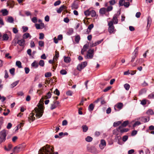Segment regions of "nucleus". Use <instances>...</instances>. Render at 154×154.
<instances>
[{"label":"nucleus","mask_w":154,"mask_h":154,"mask_svg":"<svg viewBox=\"0 0 154 154\" xmlns=\"http://www.w3.org/2000/svg\"><path fill=\"white\" fill-rule=\"evenodd\" d=\"M9 38L8 35L7 34H4L2 36V38L4 40H8Z\"/></svg>","instance_id":"nucleus-28"},{"label":"nucleus","mask_w":154,"mask_h":154,"mask_svg":"<svg viewBox=\"0 0 154 154\" xmlns=\"http://www.w3.org/2000/svg\"><path fill=\"white\" fill-rule=\"evenodd\" d=\"M94 55V49H90L87 51L86 55L85 56L86 59H91L93 57Z\"/></svg>","instance_id":"nucleus-5"},{"label":"nucleus","mask_w":154,"mask_h":154,"mask_svg":"<svg viewBox=\"0 0 154 154\" xmlns=\"http://www.w3.org/2000/svg\"><path fill=\"white\" fill-rule=\"evenodd\" d=\"M106 145V143L105 141L103 140H100V143L99 145V147L101 150L103 149Z\"/></svg>","instance_id":"nucleus-10"},{"label":"nucleus","mask_w":154,"mask_h":154,"mask_svg":"<svg viewBox=\"0 0 154 154\" xmlns=\"http://www.w3.org/2000/svg\"><path fill=\"white\" fill-rule=\"evenodd\" d=\"M44 37V35L42 33H39V38L40 39H43Z\"/></svg>","instance_id":"nucleus-50"},{"label":"nucleus","mask_w":154,"mask_h":154,"mask_svg":"<svg viewBox=\"0 0 154 154\" xmlns=\"http://www.w3.org/2000/svg\"><path fill=\"white\" fill-rule=\"evenodd\" d=\"M146 113L148 115H152L154 114V112L152 109H149L146 112Z\"/></svg>","instance_id":"nucleus-27"},{"label":"nucleus","mask_w":154,"mask_h":154,"mask_svg":"<svg viewBox=\"0 0 154 154\" xmlns=\"http://www.w3.org/2000/svg\"><path fill=\"white\" fill-rule=\"evenodd\" d=\"M73 32V30L72 28L69 29L67 32V34L68 35H71Z\"/></svg>","instance_id":"nucleus-25"},{"label":"nucleus","mask_w":154,"mask_h":154,"mask_svg":"<svg viewBox=\"0 0 154 154\" xmlns=\"http://www.w3.org/2000/svg\"><path fill=\"white\" fill-rule=\"evenodd\" d=\"M61 2L60 0H58L56 1L54 4V6H57L59 5L61 3Z\"/></svg>","instance_id":"nucleus-54"},{"label":"nucleus","mask_w":154,"mask_h":154,"mask_svg":"<svg viewBox=\"0 0 154 154\" xmlns=\"http://www.w3.org/2000/svg\"><path fill=\"white\" fill-rule=\"evenodd\" d=\"M21 64V63L20 61H17L16 62V66L19 68H22Z\"/></svg>","instance_id":"nucleus-26"},{"label":"nucleus","mask_w":154,"mask_h":154,"mask_svg":"<svg viewBox=\"0 0 154 154\" xmlns=\"http://www.w3.org/2000/svg\"><path fill=\"white\" fill-rule=\"evenodd\" d=\"M35 26L37 29H42L45 27V25L43 23H40V24L36 23Z\"/></svg>","instance_id":"nucleus-12"},{"label":"nucleus","mask_w":154,"mask_h":154,"mask_svg":"<svg viewBox=\"0 0 154 154\" xmlns=\"http://www.w3.org/2000/svg\"><path fill=\"white\" fill-rule=\"evenodd\" d=\"M128 136L125 135L122 137V140L124 142H125L128 139Z\"/></svg>","instance_id":"nucleus-56"},{"label":"nucleus","mask_w":154,"mask_h":154,"mask_svg":"<svg viewBox=\"0 0 154 154\" xmlns=\"http://www.w3.org/2000/svg\"><path fill=\"white\" fill-rule=\"evenodd\" d=\"M121 122L120 121H118L116 122H114L113 123V126L115 127H117L120 125L121 124Z\"/></svg>","instance_id":"nucleus-43"},{"label":"nucleus","mask_w":154,"mask_h":154,"mask_svg":"<svg viewBox=\"0 0 154 154\" xmlns=\"http://www.w3.org/2000/svg\"><path fill=\"white\" fill-rule=\"evenodd\" d=\"M31 20L34 23H36L37 21V18L35 17H33Z\"/></svg>","instance_id":"nucleus-55"},{"label":"nucleus","mask_w":154,"mask_h":154,"mask_svg":"<svg viewBox=\"0 0 154 154\" xmlns=\"http://www.w3.org/2000/svg\"><path fill=\"white\" fill-rule=\"evenodd\" d=\"M130 3L129 2H125L124 3L123 6H124L126 8H128L130 5Z\"/></svg>","instance_id":"nucleus-61"},{"label":"nucleus","mask_w":154,"mask_h":154,"mask_svg":"<svg viewBox=\"0 0 154 154\" xmlns=\"http://www.w3.org/2000/svg\"><path fill=\"white\" fill-rule=\"evenodd\" d=\"M7 135L6 131L3 130L0 132V143L4 142L6 140Z\"/></svg>","instance_id":"nucleus-3"},{"label":"nucleus","mask_w":154,"mask_h":154,"mask_svg":"<svg viewBox=\"0 0 154 154\" xmlns=\"http://www.w3.org/2000/svg\"><path fill=\"white\" fill-rule=\"evenodd\" d=\"M109 3L111 5H113L116 3L115 0H111L109 1Z\"/></svg>","instance_id":"nucleus-60"},{"label":"nucleus","mask_w":154,"mask_h":154,"mask_svg":"<svg viewBox=\"0 0 154 154\" xmlns=\"http://www.w3.org/2000/svg\"><path fill=\"white\" fill-rule=\"evenodd\" d=\"M118 129L119 130V132L121 133L127 132L129 130L128 128H123L122 126H119Z\"/></svg>","instance_id":"nucleus-15"},{"label":"nucleus","mask_w":154,"mask_h":154,"mask_svg":"<svg viewBox=\"0 0 154 154\" xmlns=\"http://www.w3.org/2000/svg\"><path fill=\"white\" fill-rule=\"evenodd\" d=\"M60 73L62 75H64L67 73V72L65 70L62 69L60 71Z\"/></svg>","instance_id":"nucleus-53"},{"label":"nucleus","mask_w":154,"mask_h":154,"mask_svg":"<svg viewBox=\"0 0 154 154\" xmlns=\"http://www.w3.org/2000/svg\"><path fill=\"white\" fill-rule=\"evenodd\" d=\"M124 87L126 90H128L130 88V86L128 84H125L124 85Z\"/></svg>","instance_id":"nucleus-49"},{"label":"nucleus","mask_w":154,"mask_h":154,"mask_svg":"<svg viewBox=\"0 0 154 154\" xmlns=\"http://www.w3.org/2000/svg\"><path fill=\"white\" fill-rule=\"evenodd\" d=\"M80 37L79 35H76L75 37V41L77 43H78L80 40Z\"/></svg>","instance_id":"nucleus-48"},{"label":"nucleus","mask_w":154,"mask_h":154,"mask_svg":"<svg viewBox=\"0 0 154 154\" xmlns=\"http://www.w3.org/2000/svg\"><path fill=\"white\" fill-rule=\"evenodd\" d=\"M51 94L50 92H49L47 94V95L45 97L47 98L48 99L51 98Z\"/></svg>","instance_id":"nucleus-59"},{"label":"nucleus","mask_w":154,"mask_h":154,"mask_svg":"<svg viewBox=\"0 0 154 154\" xmlns=\"http://www.w3.org/2000/svg\"><path fill=\"white\" fill-rule=\"evenodd\" d=\"M125 3V0H119V6H122Z\"/></svg>","instance_id":"nucleus-33"},{"label":"nucleus","mask_w":154,"mask_h":154,"mask_svg":"<svg viewBox=\"0 0 154 154\" xmlns=\"http://www.w3.org/2000/svg\"><path fill=\"white\" fill-rule=\"evenodd\" d=\"M137 63H142L144 62V60L142 58H140L137 60Z\"/></svg>","instance_id":"nucleus-58"},{"label":"nucleus","mask_w":154,"mask_h":154,"mask_svg":"<svg viewBox=\"0 0 154 154\" xmlns=\"http://www.w3.org/2000/svg\"><path fill=\"white\" fill-rule=\"evenodd\" d=\"M34 114L32 113L30 114L28 118V121L31 123L35 119V117L34 116Z\"/></svg>","instance_id":"nucleus-14"},{"label":"nucleus","mask_w":154,"mask_h":154,"mask_svg":"<svg viewBox=\"0 0 154 154\" xmlns=\"http://www.w3.org/2000/svg\"><path fill=\"white\" fill-rule=\"evenodd\" d=\"M88 45H85L82 48V50L83 51H87V49H88Z\"/></svg>","instance_id":"nucleus-63"},{"label":"nucleus","mask_w":154,"mask_h":154,"mask_svg":"<svg viewBox=\"0 0 154 154\" xmlns=\"http://www.w3.org/2000/svg\"><path fill=\"white\" fill-rule=\"evenodd\" d=\"M72 7L75 9H77L78 6L77 4L75 2H74L72 5Z\"/></svg>","instance_id":"nucleus-45"},{"label":"nucleus","mask_w":154,"mask_h":154,"mask_svg":"<svg viewBox=\"0 0 154 154\" xmlns=\"http://www.w3.org/2000/svg\"><path fill=\"white\" fill-rule=\"evenodd\" d=\"M4 25V23L3 19L0 17V28Z\"/></svg>","instance_id":"nucleus-41"},{"label":"nucleus","mask_w":154,"mask_h":154,"mask_svg":"<svg viewBox=\"0 0 154 154\" xmlns=\"http://www.w3.org/2000/svg\"><path fill=\"white\" fill-rule=\"evenodd\" d=\"M59 57V54L58 52H55V54L53 58V60L55 61L57 60V58Z\"/></svg>","instance_id":"nucleus-31"},{"label":"nucleus","mask_w":154,"mask_h":154,"mask_svg":"<svg viewBox=\"0 0 154 154\" xmlns=\"http://www.w3.org/2000/svg\"><path fill=\"white\" fill-rule=\"evenodd\" d=\"M148 97L149 99L154 98V92H153L149 94L148 96Z\"/></svg>","instance_id":"nucleus-52"},{"label":"nucleus","mask_w":154,"mask_h":154,"mask_svg":"<svg viewBox=\"0 0 154 154\" xmlns=\"http://www.w3.org/2000/svg\"><path fill=\"white\" fill-rule=\"evenodd\" d=\"M53 151V148L47 145L39 150V154H58V152Z\"/></svg>","instance_id":"nucleus-1"},{"label":"nucleus","mask_w":154,"mask_h":154,"mask_svg":"<svg viewBox=\"0 0 154 154\" xmlns=\"http://www.w3.org/2000/svg\"><path fill=\"white\" fill-rule=\"evenodd\" d=\"M17 43L20 46H23L25 45V41L23 39H22L20 40H18Z\"/></svg>","instance_id":"nucleus-16"},{"label":"nucleus","mask_w":154,"mask_h":154,"mask_svg":"<svg viewBox=\"0 0 154 154\" xmlns=\"http://www.w3.org/2000/svg\"><path fill=\"white\" fill-rule=\"evenodd\" d=\"M51 73L50 72H48L45 73V76L46 78L51 77Z\"/></svg>","instance_id":"nucleus-51"},{"label":"nucleus","mask_w":154,"mask_h":154,"mask_svg":"<svg viewBox=\"0 0 154 154\" xmlns=\"http://www.w3.org/2000/svg\"><path fill=\"white\" fill-rule=\"evenodd\" d=\"M94 27V25L93 24L90 25L88 27V29H89L90 30H91Z\"/></svg>","instance_id":"nucleus-64"},{"label":"nucleus","mask_w":154,"mask_h":154,"mask_svg":"<svg viewBox=\"0 0 154 154\" xmlns=\"http://www.w3.org/2000/svg\"><path fill=\"white\" fill-rule=\"evenodd\" d=\"M15 70V69L14 68H12L10 69L9 72L12 75H14Z\"/></svg>","instance_id":"nucleus-44"},{"label":"nucleus","mask_w":154,"mask_h":154,"mask_svg":"<svg viewBox=\"0 0 154 154\" xmlns=\"http://www.w3.org/2000/svg\"><path fill=\"white\" fill-rule=\"evenodd\" d=\"M87 65V63L86 61L83 62L81 63L78 65L77 67V69L79 71H81L84 69Z\"/></svg>","instance_id":"nucleus-7"},{"label":"nucleus","mask_w":154,"mask_h":154,"mask_svg":"<svg viewBox=\"0 0 154 154\" xmlns=\"http://www.w3.org/2000/svg\"><path fill=\"white\" fill-rule=\"evenodd\" d=\"M87 149L88 151L93 154H97L99 152V151L94 146H87Z\"/></svg>","instance_id":"nucleus-4"},{"label":"nucleus","mask_w":154,"mask_h":154,"mask_svg":"<svg viewBox=\"0 0 154 154\" xmlns=\"http://www.w3.org/2000/svg\"><path fill=\"white\" fill-rule=\"evenodd\" d=\"M90 11L87 10L84 12V14L86 16H88L90 15Z\"/></svg>","instance_id":"nucleus-37"},{"label":"nucleus","mask_w":154,"mask_h":154,"mask_svg":"<svg viewBox=\"0 0 154 154\" xmlns=\"http://www.w3.org/2000/svg\"><path fill=\"white\" fill-rule=\"evenodd\" d=\"M141 124V123L139 121H137L133 125V127L134 128L136 126L140 125Z\"/></svg>","instance_id":"nucleus-38"},{"label":"nucleus","mask_w":154,"mask_h":154,"mask_svg":"<svg viewBox=\"0 0 154 154\" xmlns=\"http://www.w3.org/2000/svg\"><path fill=\"white\" fill-rule=\"evenodd\" d=\"M82 128L84 132H86L88 129V127L86 125H83Z\"/></svg>","instance_id":"nucleus-40"},{"label":"nucleus","mask_w":154,"mask_h":154,"mask_svg":"<svg viewBox=\"0 0 154 154\" xmlns=\"http://www.w3.org/2000/svg\"><path fill=\"white\" fill-rule=\"evenodd\" d=\"M64 60L66 63H69L71 61L70 58L69 57H64Z\"/></svg>","instance_id":"nucleus-29"},{"label":"nucleus","mask_w":154,"mask_h":154,"mask_svg":"<svg viewBox=\"0 0 154 154\" xmlns=\"http://www.w3.org/2000/svg\"><path fill=\"white\" fill-rule=\"evenodd\" d=\"M3 16L7 15L8 14V11L6 9H3L1 11Z\"/></svg>","instance_id":"nucleus-19"},{"label":"nucleus","mask_w":154,"mask_h":154,"mask_svg":"<svg viewBox=\"0 0 154 154\" xmlns=\"http://www.w3.org/2000/svg\"><path fill=\"white\" fill-rule=\"evenodd\" d=\"M6 21L10 23H13L14 21V19L12 17L8 16V17Z\"/></svg>","instance_id":"nucleus-20"},{"label":"nucleus","mask_w":154,"mask_h":154,"mask_svg":"<svg viewBox=\"0 0 154 154\" xmlns=\"http://www.w3.org/2000/svg\"><path fill=\"white\" fill-rule=\"evenodd\" d=\"M90 15L92 17H95L97 16L96 12L93 10L90 11Z\"/></svg>","instance_id":"nucleus-23"},{"label":"nucleus","mask_w":154,"mask_h":154,"mask_svg":"<svg viewBox=\"0 0 154 154\" xmlns=\"http://www.w3.org/2000/svg\"><path fill=\"white\" fill-rule=\"evenodd\" d=\"M94 106L93 104H90L88 107V110L90 111L91 112L94 109Z\"/></svg>","instance_id":"nucleus-35"},{"label":"nucleus","mask_w":154,"mask_h":154,"mask_svg":"<svg viewBox=\"0 0 154 154\" xmlns=\"http://www.w3.org/2000/svg\"><path fill=\"white\" fill-rule=\"evenodd\" d=\"M60 103L59 101L55 100L51 105L50 109L51 110L56 108L59 105Z\"/></svg>","instance_id":"nucleus-9"},{"label":"nucleus","mask_w":154,"mask_h":154,"mask_svg":"<svg viewBox=\"0 0 154 154\" xmlns=\"http://www.w3.org/2000/svg\"><path fill=\"white\" fill-rule=\"evenodd\" d=\"M38 64L41 66H44L45 65L44 61L42 60H40Z\"/></svg>","instance_id":"nucleus-39"},{"label":"nucleus","mask_w":154,"mask_h":154,"mask_svg":"<svg viewBox=\"0 0 154 154\" xmlns=\"http://www.w3.org/2000/svg\"><path fill=\"white\" fill-rule=\"evenodd\" d=\"M107 12L106 8H103L100 9L99 12L100 14H105Z\"/></svg>","instance_id":"nucleus-21"},{"label":"nucleus","mask_w":154,"mask_h":154,"mask_svg":"<svg viewBox=\"0 0 154 154\" xmlns=\"http://www.w3.org/2000/svg\"><path fill=\"white\" fill-rule=\"evenodd\" d=\"M38 45L40 47H43L44 46V43L42 41H40L38 42Z\"/></svg>","instance_id":"nucleus-42"},{"label":"nucleus","mask_w":154,"mask_h":154,"mask_svg":"<svg viewBox=\"0 0 154 154\" xmlns=\"http://www.w3.org/2000/svg\"><path fill=\"white\" fill-rule=\"evenodd\" d=\"M31 36L30 34L28 33H26L24 34L23 35V38L24 39H26L27 38L29 37L30 38H31Z\"/></svg>","instance_id":"nucleus-24"},{"label":"nucleus","mask_w":154,"mask_h":154,"mask_svg":"<svg viewBox=\"0 0 154 154\" xmlns=\"http://www.w3.org/2000/svg\"><path fill=\"white\" fill-rule=\"evenodd\" d=\"M19 82V81H17L13 83L11 85V87L13 88L15 87L18 84Z\"/></svg>","instance_id":"nucleus-34"},{"label":"nucleus","mask_w":154,"mask_h":154,"mask_svg":"<svg viewBox=\"0 0 154 154\" xmlns=\"http://www.w3.org/2000/svg\"><path fill=\"white\" fill-rule=\"evenodd\" d=\"M24 147V146L23 145H19L14 148V151L16 152H18L22 150Z\"/></svg>","instance_id":"nucleus-8"},{"label":"nucleus","mask_w":154,"mask_h":154,"mask_svg":"<svg viewBox=\"0 0 154 154\" xmlns=\"http://www.w3.org/2000/svg\"><path fill=\"white\" fill-rule=\"evenodd\" d=\"M112 6L110 5L108 6L107 8H106V10L107 12H108L112 11Z\"/></svg>","instance_id":"nucleus-46"},{"label":"nucleus","mask_w":154,"mask_h":154,"mask_svg":"<svg viewBox=\"0 0 154 154\" xmlns=\"http://www.w3.org/2000/svg\"><path fill=\"white\" fill-rule=\"evenodd\" d=\"M118 16L116 14H115L112 19V20L109 22H112V23L114 24H117L118 23Z\"/></svg>","instance_id":"nucleus-11"},{"label":"nucleus","mask_w":154,"mask_h":154,"mask_svg":"<svg viewBox=\"0 0 154 154\" xmlns=\"http://www.w3.org/2000/svg\"><path fill=\"white\" fill-rule=\"evenodd\" d=\"M123 106V104L122 103H118L115 106L114 109L116 111H117V109H116V107L119 110L121 109Z\"/></svg>","instance_id":"nucleus-13"},{"label":"nucleus","mask_w":154,"mask_h":154,"mask_svg":"<svg viewBox=\"0 0 154 154\" xmlns=\"http://www.w3.org/2000/svg\"><path fill=\"white\" fill-rule=\"evenodd\" d=\"M35 112L36 113L35 116L38 118L42 116L43 112V109L42 106H39L38 108L35 109Z\"/></svg>","instance_id":"nucleus-2"},{"label":"nucleus","mask_w":154,"mask_h":154,"mask_svg":"<svg viewBox=\"0 0 154 154\" xmlns=\"http://www.w3.org/2000/svg\"><path fill=\"white\" fill-rule=\"evenodd\" d=\"M141 122H148L149 121V117H142L139 118L138 119Z\"/></svg>","instance_id":"nucleus-17"},{"label":"nucleus","mask_w":154,"mask_h":154,"mask_svg":"<svg viewBox=\"0 0 154 154\" xmlns=\"http://www.w3.org/2000/svg\"><path fill=\"white\" fill-rule=\"evenodd\" d=\"M32 67H33L34 68H37L38 66V64L37 62L36 61H34L31 64Z\"/></svg>","instance_id":"nucleus-22"},{"label":"nucleus","mask_w":154,"mask_h":154,"mask_svg":"<svg viewBox=\"0 0 154 154\" xmlns=\"http://www.w3.org/2000/svg\"><path fill=\"white\" fill-rule=\"evenodd\" d=\"M119 132V130L118 129V127L117 129L113 130V133L114 134L118 135L119 134L118 132Z\"/></svg>","instance_id":"nucleus-30"},{"label":"nucleus","mask_w":154,"mask_h":154,"mask_svg":"<svg viewBox=\"0 0 154 154\" xmlns=\"http://www.w3.org/2000/svg\"><path fill=\"white\" fill-rule=\"evenodd\" d=\"M128 121H125L122 123V125L120 126H122V127H125L128 124Z\"/></svg>","instance_id":"nucleus-36"},{"label":"nucleus","mask_w":154,"mask_h":154,"mask_svg":"<svg viewBox=\"0 0 154 154\" xmlns=\"http://www.w3.org/2000/svg\"><path fill=\"white\" fill-rule=\"evenodd\" d=\"M73 92L69 90L67 91L66 93V94L68 96H72Z\"/></svg>","instance_id":"nucleus-47"},{"label":"nucleus","mask_w":154,"mask_h":154,"mask_svg":"<svg viewBox=\"0 0 154 154\" xmlns=\"http://www.w3.org/2000/svg\"><path fill=\"white\" fill-rule=\"evenodd\" d=\"M66 7L64 5H63L61 6L57 10V13L60 14L61 12L64 10L66 9Z\"/></svg>","instance_id":"nucleus-18"},{"label":"nucleus","mask_w":154,"mask_h":154,"mask_svg":"<svg viewBox=\"0 0 154 154\" xmlns=\"http://www.w3.org/2000/svg\"><path fill=\"white\" fill-rule=\"evenodd\" d=\"M108 26H109L108 30L109 33L110 34L114 33L116 29H115L113 23H112V22H109L108 23Z\"/></svg>","instance_id":"nucleus-6"},{"label":"nucleus","mask_w":154,"mask_h":154,"mask_svg":"<svg viewBox=\"0 0 154 154\" xmlns=\"http://www.w3.org/2000/svg\"><path fill=\"white\" fill-rule=\"evenodd\" d=\"M54 93L57 96H59L60 94V92L57 89H55Z\"/></svg>","instance_id":"nucleus-57"},{"label":"nucleus","mask_w":154,"mask_h":154,"mask_svg":"<svg viewBox=\"0 0 154 154\" xmlns=\"http://www.w3.org/2000/svg\"><path fill=\"white\" fill-rule=\"evenodd\" d=\"M85 140L86 141L89 142H91L92 141L93 138L91 137L88 136L85 138Z\"/></svg>","instance_id":"nucleus-32"},{"label":"nucleus","mask_w":154,"mask_h":154,"mask_svg":"<svg viewBox=\"0 0 154 154\" xmlns=\"http://www.w3.org/2000/svg\"><path fill=\"white\" fill-rule=\"evenodd\" d=\"M137 131L136 130L133 131L131 134V135L132 136H134L136 135L137 133Z\"/></svg>","instance_id":"nucleus-62"}]
</instances>
